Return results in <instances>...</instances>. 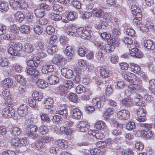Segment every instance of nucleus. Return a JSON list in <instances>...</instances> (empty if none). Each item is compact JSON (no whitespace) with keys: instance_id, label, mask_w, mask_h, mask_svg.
I'll return each instance as SVG.
<instances>
[{"instance_id":"obj_1","label":"nucleus","mask_w":155,"mask_h":155,"mask_svg":"<svg viewBox=\"0 0 155 155\" xmlns=\"http://www.w3.org/2000/svg\"><path fill=\"white\" fill-rule=\"evenodd\" d=\"M66 31L70 36H76L77 35H78L82 38L87 40L91 38V31L86 28L81 27L77 28L75 26H70L66 28Z\"/></svg>"},{"instance_id":"obj_2","label":"nucleus","mask_w":155,"mask_h":155,"mask_svg":"<svg viewBox=\"0 0 155 155\" xmlns=\"http://www.w3.org/2000/svg\"><path fill=\"white\" fill-rule=\"evenodd\" d=\"M23 47L21 43L11 42L9 44L8 52L11 55L20 56L21 54L19 51H21Z\"/></svg>"},{"instance_id":"obj_3","label":"nucleus","mask_w":155,"mask_h":155,"mask_svg":"<svg viewBox=\"0 0 155 155\" xmlns=\"http://www.w3.org/2000/svg\"><path fill=\"white\" fill-rule=\"evenodd\" d=\"M140 127L144 128L143 135L147 139H152L154 134L150 129L152 127V124L140 123L139 124Z\"/></svg>"},{"instance_id":"obj_4","label":"nucleus","mask_w":155,"mask_h":155,"mask_svg":"<svg viewBox=\"0 0 155 155\" xmlns=\"http://www.w3.org/2000/svg\"><path fill=\"white\" fill-rule=\"evenodd\" d=\"M38 128L37 126L34 124H29L27 127V130L28 132L26 134V136L29 138H35L37 135L34 133L36 132Z\"/></svg>"},{"instance_id":"obj_5","label":"nucleus","mask_w":155,"mask_h":155,"mask_svg":"<svg viewBox=\"0 0 155 155\" xmlns=\"http://www.w3.org/2000/svg\"><path fill=\"white\" fill-rule=\"evenodd\" d=\"M130 111L126 109H122L118 112L117 114V118L123 120L129 119L130 117Z\"/></svg>"},{"instance_id":"obj_6","label":"nucleus","mask_w":155,"mask_h":155,"mask_svg":"<svg viewBox=\"0 0 155 155\" xmlns=\"http://www.w3.org/2000/svg\"><path fill=\"white\" fill-rule=\"evenodd\" d=\"M92 13L94 16L98 18H109V17L106 16L104 14L103 9L102 7L95 8L92 10Z\"/></svg>"},{"instance_id":"obj_7","label":"nucleus","mask_w":155,"mask_h":155,"mask_svg":"<svg viewBox=\"0 0 155 155\" xmlns=\"http://www.w3.org/2000/svg\"><path fill=\"white\" fill-rule=\"evenodd\" d=\"M15 113V110L12 107L9 106L3 110L2 114L4 117L10 118L14 115Z\"/></svg>"},{"instance_id":"obj_8","label":"nucleus","mask_w":155,"mask_h":155,"mask_svg":"<svg viewBox=\"0 0 155 155\" xmlns=\"http://www.w3.org/2000/svg\"><path fill=\"white\" fill-rule=\"evenodd\" d=\"M137 114L138 117H137L136 120L139 122H143L146 120V110L140 107L137 110Z\"/></svg>"},{"instance_id":"obj_9","label":"nucleus","mask_w":155,"mask_h":155,"mask_svg":"<svg viewBox=\"0 0 155 155\" xmlns=\"http://www.w3.org/2000/svg\"><path fill=\"white\" fill-rule=\"evenodd\" d=\"M89 127L88 123L83 121H80L77 126L78 130L82 132L88 131Z\"/></svg>"},{"instance_id":"obj_10","label":"nucleus","mask_w":155,"mask_h":155,"mask_svg":"<svg viewBox=\"0 0 155 155\" xmlns=\"http://www.w3.org/2000/svg\"><path fill=\"white\" fill-rule=\"evenodd\" d=\"M28 107L26 104H22L18 108L17 112L19 116L21 117H24L28 113Z\"/></svg>"},{"instance_id":"obj_11","label":"nucleus","mask_w":155,"mask_h":155,"mask_svg":"<svg viewBox=\"0 0 155 155\" xmlns=\"http://www.w3.org/2000/svg\"><path fill=\"white\" fill-rule=\"evenodd\" d=\"M61 72L63 76L67 78L70 79L74 75L73 71L70 69L63 68L61 69Z\"/></svg>"},{"instance_id":"obj_12","label":"nucleus","mask_w":155,"mask_h":155,"mask_svg":"<svg viewBox=\"0 0 155 155\" xmlns=\"http://www.w3.org/2000/svg\"><path fill=\"white\" fill-rule=\"evenodd\" d=\"M64 54L67 56L68 60H70L74 58V52L71 46H66L64 51Z\"/></svg>"},{"instance_id":"obj_13","label":"nucleus","mask_w":155,"mask_h":155,"mask_svg":"<svg viewBox=\"0 0 155 155\" xmlns=\"http://www.w3.org/2000/svg\"><path fill=\"white\" fill-rule=\"evenodd\" d=\"M91 103L94 107L97 109H99L103 106V101L99 97L93 98Z\"/></svg>"},{"instance_id":"obj_14","label":"nucleus","mask_w":155,"mask_h":155,"mask_svg":"<svg viewBox=\"0 0 155 155\" xmlns=\"http://www.w3.org/2000/svg\"><path fill=\"white\" fill-rule=\"evenodd\" d=\"M68 92V89L63 85L60 86L57 88V92L61 96H66Z\"/></svg>"},{"instance_id":"obj_15","label":"nucleus","mask_w":155,"mask_h":155,"mask_svg":"<svg viewBox=\"0 0 155 155\" xmlns=\"http://www.w3.org/2000/svg\"><path fill=\"white\" fill-rule=\"evenodd\" d=\"M72 117L75 120L80 119L82 116L81 111L78 108L73 109L71 111Z\"/></svg>"},{"instance_id":"obj_16","label":"nucleus","mask_w":155,"mask_h":155,"mask_svg":"<svg viewBox=\"0 0 155 155\" xmlns=\"http://www.w3.org/2000/svg\"><path fill=\"white\" fill-rule=\"evenodd\" d=\"M64 58L61 54H57L54 56L52 62L54 64L60 65L64 61Z\"/></svg>"},{"instance_id":"obj_17","label":"nucleus","mask_w":155,"mask_h":155,"mask_svg":"<svg viewBox=\"0 0 155 155\" xmlns=\"http://www.w3.org/2000/svg\"><path fill=\"white\" fill-rule=\"evenodd\" d=\"M41 63V61L38 59L36 60H30L27 61V64L28 66L34 68H36L39 66Z\"/></svg>"},{"instance_id":"obj_18","label":"nucleus","mask_w":155,"mask_h":155,"mask_svg":"<svg viewBox=\"0 0 155 155\" xmlns=\"http://www.w3.org/2000/svg\"><path fill=\"white\" fill-rule=\"evenodd\" d=\"M129 88L132 91L138 90L140 92H144L145 89L141 85L137 84H132L129 86Z\"/></svg>"},{"instance_id":"obj_19","label":"nucleus","mask_w":155,"mask_h":155,"mask_svg":"<svg viewBox=\"0 0 155 155\" xmlns=\"http://www.w3.org/2000/svg\"><path fill=\"white\" fill-rule=\"evenodd\" d=\"M130 55L132 56L140 58L142 57L141 52L137 48H132L130 51Z\"/></svg>"},{"instance_id":"obj_20","label":"nucleus","mask_w":155,"mask_h":155,"mask_svg":"<svg viewBox=\"0 0 155 155\" xmlns=\"http://www.w3.org/2000/svg\"><path fill=\"white\" fill-rule=\"evenodd\" d=\"M122 104L127 108L131 107L133 105L132 100L131 98H125L121 101Z\"/></svg>"},{"instance_id":"obj_21","label":"nucleus","mask_w":155,"mask_h":155,"mask_svg":"<svg viewBox=\"0 0 155 155\" xmlns=\"http://www.w3.org/2000/svg\"><path fill=\"white\" fill-rule=\"evenodd\" d=\"M25 71L28 74L33 77H36L39 74V71L31 68H27Z\"/></svg>"},{"instance_id":"obj_22","label":"nucleus","mask_w":155,"mask_h":155,"mask_svg":"<svg viewBox=\"0 0 155 155\" xmlns=\"http://www.w3.org/2000/svg\"><path fill=\"white\" fill-rule=\"evenodd\" d=\"M10 132L12 136L16 137L20 135L21 132V131L18 127H14L10 128Z\"/></svg>"},{"instance_id":"obj_23","label":"nucleus","mask_w":155,"mask_h":155,"mask_svg":"<svg viewBox=\"0 0 155 155\" xmlns=\"http://www.w3.org/2000/svg\"><path fill=\"white\" fill-rule=\"evenodd\" d=\"M53 102V101L52 98H48L44 101V106L45 108L49 109L52 106Z\"/></svg>"},{"instance_id":"obj_24","label":"nucleus","mask_w":155,"mask_h":155,"mask_svg":"<svg viewBox=\"0 0 155 155\" xmlns=\"http://www.w3.org/2000/svg\"><path fill=\"white\" fill-rule=\"evenodd\" d=\"M36 84L38 87L42 89H44L48 87V83L42 79H38L36 82Z\"/></svg>"},{"instance_id":"obj_25","label":"nucleus","mask_w":155,"mask_h":155,"mask_svg":"<svg viewBox=\"0 0 155 155\" xmlns=\"http://www.w3.org/2000/svg\"><path fill=\"white\" fill-rule=\"evenodd\" d=\"M144 46L148 49L153 50L155 48V45L153 41L150 40H147L144 41Z\"/></svg>"},{"instance_id":"obj_26","label":"nucleus","mask_w":155,"mask_h":155,"mask_svg":"<svg viewBox=\"0 0 155 155\" xmlns=\"http://www.w3.org/2000/svg\"><path fill=\"white\" fill-rule=\"evenodd\" d=\"M34 47L33 45L29 43H27L23 47L22 50L25 52L31 53L34 51Z\"/></svg>"},{"instance_id":"obj_27","label":"nucleus","mask_w":155,"mask_h":155,"mask_svg":"<svg viewBox=\"0 0 155 155\" xmlns=\"http://www.w3.org/2000/svg\"><path fill=\"white\" fill-rule=\"evenodd\" d=\"M130 10L132 14L134 15H137L139 14H141V10L140 8L135 5H132L131 6Z\"/></svg>"},{"instance_id":"obj_28","label":"nucleus","mask_w":155,"mask_h":155,"mask_svg":"<svg viewBox=\"0 0 155 155\" xmlns=\"http://www.w3.org/2000/svg\"><path fill=\"white\" fill-rule=\"evenodd\" d=\"M49 83L51 84H55L58 83L59 81V78L57 76L52 75L48 78Z\"/></svg>"},{"instance_id":"obj_29","label":"nucleus","mask_w":155,"mask_h":155,"mask_svg":"<svg viewBox=\"0 0 155 155\" xmlns=\"http://www.w3.org/2000/svg\"><path fill=\"white\" fill-rule=\"evenodd\" d=\"M9 62L8 59L5 57L0 56V67L2 68L7 67Z\"/></svg>"},{"instance_id":"obj_30","label":"nucleus","mask_w":155,"mask_h":155,"mask_svg":"<svg viewBox=\"0 0 155 155\" xmlns=\"http://www.w3.org/2000/svg\"><path fill=\"white\" fill-rule=\"evenodd\" d=\"M2 83L4 86L6 88H9L12 86L13 81L10 78H8L4 79L2 81Z\"/></svg>"},{"instance_id":"obj_31","label":"nucleus","mask_w":155,"mask_h":155,"mask_svg":"<svg viewBox=\"0 0 155 155\" xmlns=\"http://www.w3.org/2000/svg\"><path fill=\"white\" fill-rule=\"evenodd\" d=\"M15 18L18 22L21 23L24 20L25 18L24 15L21 12H18L15 14Z\"/></svg>"},{"instance_id":"obj_32","label":"nucleus","mask_w":155,"mask_h":155,"mask_svg":"<svg viewBox=\"0 0 155 155\" xmlns=\"http://www.w3.org/2000/svg\"><path fill=\"white\" fill-rule=\"evenodd\" d=\"M57 146L62 149H65L68 147L67 143L64 140H58L56 142Z\"/></svg>"},{"instance_id":"obj_33","label":"nucleus","mask_w":155,"mask_h":155,"mask_svg":"<svg viewBox=\"0 0 155 155\" xmlns=\"http://www.w3.org/2000/svg\"><path fill=\"white\" fill-rule=\"evenodd\" d=\"M49 129L48 127L45 125H41L39 127L38 132L41 135H45L48 134Z\"/></svg>"},{"instance_id":"obj_34","label":"nucleus","mask_w":155,"mask_h":155,"mask_svg":"<svg viewBox=\"0 0 155 155\" xmlns=\"http://www.w3.org/2000/svg\"><path fill=\"white\" fill-rule=\"evenodd\" d=\"M130 66L132 71L136 74H138L140 72L141 69L139 66L133 63H130Z\"/></svg>"},{"instance_id":"obj_35","label":"nucleus","mask_w":155,"mask_h":155,"mask_svg":"<svg viewBox=\"0 0 155 155\" xmlns=\"http://www.w3.org/2000/svg\"><path fill=\"white\" fill-rule=\"evenodd\" d=\"M34 12L37 17L40 18L44 16L45 14L44 9L41 8L35 9L34 11Z\"/></svg>"},{"instance_id":"obj_36","label":"nucleus","mask_w":155,"mask_h":155,"mask_svg":"<svg viewBox=\"0 0 155 155\" xmlns=\"http://www.w3.org/2000/svg\"><path fill=\"white\" fill-rule=\"evenodd\" d=\"M20 31L24 34L29 33L30 31V27L28 25H22L21 26Z\"/></svg>"},{"instance_id":"obj_37","label":"nucleus","mask_w":155,"mask_h":155,"mask_svg":"<svg viewBox=\"0 0 155 155\" xmlns=\"http://www.w3.org/2000/svg\"><path fill=\"white\" fill-rule=\"evenodd\" d=\"M106 126V125L104 122L100 121H97L94 125L95 128L100 130L105 128Z\"/></svg>"},{"instance_id":"obj_38","label":"nucleus","mask_w":155,"mask_h":155,"mask_svg":"<svg viewBox=\"0 0 155 155\" xmlns=\"http://www.w3.org/2000/svg\"><path fill=\"white\" fill-rule=\"evenodd\" d=\"M20 1H18L15 0H10L9 4L14 9H17L19 8Z\"/></svg>"},{"instance_id":"obj_39","label":"nucleus","mask_w":155,"mask_h":155,"mask_svg":"<svg viewBox=\"0 0 155 155\" xmlns=\"http://www.w3.org/2000/svg\"><path fill=\"white\" fill-rule=\"evenodd\" d=\"M15 79L21 85H25V84L26 80L22 75H16Z\"/></svg>"},{"instance_id":"obj_40","label":"nucleus","mask_w":155,"mask_h":155,"mask_svg":"<svg viewBox=\"0 0 155 155\" xmlns=\"http://www.w3.org/2000/svg\"><path fill=\"white\" fill-rule=\"evenodd\" d=\"M123 41L128 45V48H131L133 47V40L131 38L127 37H124L123 39Z\"/></svg>"},{"instance_id":"obj_41","label":"nucleus","mask_w":155,"mask_h":155,"mask_svg":"<svg viewBox=\"0 0 155 155\" xmlns=\"http://www.w3.org/2000/svg\"><path fill=\"white\" fill-rule=\"evenodd\" d=\"M35 100L34 98L30 97L28 99V103L31 107L33 108L35 110H37L38 107Z\"/></svg>"},{"instance_id":"obj_42","label":"nucleus","mask_w":155,"mask_h":155,"mask_svg":"<svg viewBox=\"0 0 155 155\" xmlns=\"http://www.w3.org/2000/svg\"><path fill=\"white\" fill-rule=\"evenodd\" d=\"M32 96L35 99L39 101H40L43 97L42 94L41 93L36 91L32 94Z\"/></svg>"},{"instance_id":"obj_43","label":"nucleus","mask_w":155,"mask_h":155,"mask_svg":"<svg viewBox=\"0 0 155 155\" xmlns=\"http://www.w3.org/2000/svg\"><path fill=\"white\" fill-rule=\"evenodd\" d=\"M45 146L40 140L37 141L35 144V148L39 151H41L43 150L44 149Z\"/></svg>"},{"instance_id":"obj_44","label":"nucleus","mask_w":155,"mask_h":155,"mask_svg":"<svg viewBox=\"0 0 155 155\" xmlns=\"http://www.w3.org/2000/svg\"><path fill=\"white\" fill-rule=\"evenodd\" d=\"M87 51L86 48L84 46L80 47L78 49V52L79 55L81 57L84 56Z\"/></svg>"},{"instance_id":"obj_45","label":"nucleus","mask_w":155,"mask_h":155,"mask_svg":"<svg viewBox=\"0 0 155 155\" xmlns=\"http://www.w3.org/2000/svg\"><path fill=\"white\" fill-rule=\"evenodd\" d=\"M68 96L70 101L74 103H76L78 101V97L76 93H71L68 94Z\"/></svg>"},{"instance_id":"obj_46","label":"nucleus","mask_w":155,"mask_h":155,"mask_svg":"<svg viewBox=\"0 0 155 155\" xmlns=\"http://www.w3.org/2000/svg\"><path fill=\"white\" fill-rule=\"evenodd\" d=\"M135 18L133 20V23L135 25H138L140 24V21L141 20L142 17V14H139L137 15H135Z\"/></svg>"},{"instance_id":"obj_47","label":"nucleus","mask_w":155,"mask_h":155,"mask_svg":"<svg viewBox=\"0 0 155 155\" xmlns=\"http://www.w3.org/2000/svg\"><path fill=\"white\" fill-rule=\"evenodd\" d=\"M16 38V35L14 34H8L3 36V38L6 40H13Z\"/></svg>"},{"instance_id":"obj_48","label":"nucleus","mask_w":155,"mask_h":155,"mask_svg":"<svg viewBox=\"0 0 155 155\" xmlns=\"http://www.w3.org/2000/svg\"><path fill=\"white\" fill-rule=\"evenodd\" d=\"M50 17L51 19L55 21H58L62 19V17L58 14H55L54 13H51L50 15Z\"/></svg>"},{"instance_id":"obj_49","label":"nucleus","mask_w":155,"mask_h":155,"mask_svg":"<svg viewBox=\"0 0 155 155\" xmlns=\"http://www.w3.org/2000/svg\"><path fill=\"white\" fill-rule=\"evenodd\" d=\"M8 9V3H0V11L1 12H6Z\"/></svg>"},{"instance_id":"obj_50","label":"nucleus","mask_w":155,"mask_h":155,"mask_svg":"<svg viewBox=\"0 0 155 155\" xmlns=\"http://www.w3.org/2000/svg\"><path fill=\"white\" fill-rule=\"evenodd\" d=\"M71 4L74 8L80 9L81 8V4L80 1L78 0H71Z\"/></svg>"},{"instance_id":"obj_51","label":"nucleus","mask_w":155,"mask_h":155,"mask_svg":"<svg viewBox=\"0 0 155 155\" xmlns=\"http://www.w3.org/2000/svg\"><path fill=\"white\" fill-rule=\"evenodd\" d=\"M114 50V47L112 46L110 44H106L105 45L104 51L105 52L110 53Z\"/></svg>"},{"instance_id":"obj_52","label":"nucleus","mask_w":155,"mask_h":155,"mask_svg":"<svg viewBox=\"0 0 155 155\" xmlns=\"http://www.w3.org/2000/svg\"><path fill=\"white\" fill-rule=\"evenodd\" d=\"M58 48L57 46L55 45L52 46L51 47L48 48L47 51L50 55L52 54V53H54L58 51Z\"/></svg>"},{"instance_id":"obj_53","label":"nucleus","mask_w":155,"mask_h":155,"mask_svg":"<svg viewBox=\"0 0 155 155\" xmlns=\"http://www.w3.org/2000/svg\"><path fill=\"white\" fill-rule=\"evenodd\" d=\"M77 13L74 12H71L69 13L67 16L68 20L70 21H72L77 18Z\"/></svg>"},{"instance_id":"obj_54","label":"nucleus","mask_w":155,"mask_h":155,"mask_svg":"<svg viewBox=\"0 0 155 155\" xmlns=\"http://www.w3.org/2000/svg\"><path fill=\"white\" fill-rule=\"evenodd\" d=\"M41 120L44 122H49L50 119L49 116L46 114L41 113L40 114Z\"/></svg>"},{"instance_id":"obj_55","label":"nucleus","mask_w":155,"mask_h":155,"mask_svg":"<svg viewBox=\"0 0 155 155\" xmlns=\"http://www.w3.org/2000/svg\"><path fill=\"white\" fill-rule=\"evenodd\" d=\"M100 75L103 78L107 77L109 75V72L103 68L100 69Z\"/></svg>"},{"instance_id":"obj_56","label":"nucleus","mask_w":155,"mask_h":155,"mask_svg":"<svg viewBox=\"0 0 155 155\" xmlns=\"http://www.w3.org/2000/svg\"><path fill=\"white\" fill-rule=\"evenodd\" d=\"M19 138L18 137L14 138L11 140L12 145L19 147Z\"/></svg>"},{"instance_id":"obj_57","label":"nucleus","mask_w":155,"mask_h":155,"mask_svg":"<svg viewBox=\"0 0 155 155\" xmlns=\"http://www.w3.org/2000/svg\"><path fill=\"white\" fill-rule=\"evenodd\" d=\"M34 30L35 32L39 35H41L43 31V28L38 25L35 26L34 27Z\"/></svg>"},{"instance_id":"obj_58","label":"nucleus","mask_w":155,"mask_h":155,"mask_svg":"<svg viewBox=\"0 0 155 155\" xmlns=\"http://www.w3.org/2000/svg\"><path fill=\"white\" fill-rule=\"evenodd\" d=\"M125 84L122 81H120L117 83L114 82V85L115 86V88H118L119 89H122L124 86Z\"/></svg>"},{"instance_id":"obj_59","label":"nucleus","mask_w":155,"mask_h":155,"mask_svg":"<svg viewBox=\"0 0 155 155\" xmlns=\"http://www.w3.org/2000/svg\"><path fill=\"white\" fill-rule=\"evenodd\" d=\"M48 21L47 19L41 17L37 21V23L41 25H45L48 24Z\"/></svg>"},{"instance_id":"obj_60","label":"nucleus","mask_w":155,"mask_h":155,"mask_svg":"<svg viewBox=\"0 0 155 155\" xmlns=\"http://www.w3.org/2000/svg\"><path fill=\"white\" fill-rule=\"evenodd\" d=\"M56 114L62 115L64 117H66L68 115L67 109H64L56 112Z\"/></svg>"},{"instance_id":"obj_61","label":"nucleus","mask_w":155,"mask_h":155,"mask_svg":"<svg viewBox=\"0 0 155 155\" xmlns=\"http://www.w3.org/2000/svg\"><path fill=\"white\" fill-rule=\"evenodd\" d=\"M85 88L81 85H79L76 88V91L78 94H80L85 91Z\"/></svg>"},{"instance_id":"obj_62","label":"nucleus","mask_w":155,"mask_h":155,"mask_svg":"<svg viewBox=\"0 0 155 155\" xmlns=\"http://www.w3.org/2000/svg\"><path fill=\"white\" fill-rule=\"evenodd\" d=\"M94 137L98 139H101L104 137V135L98 130H96L95 133H94Z\"/></svg>"},{"instance_id":"obj_63","label":"nucleus","mask_w":155,"mask_h":155,"mask_svg":"<svg viewBox=\"0 0 155 155\" xmlns=\"http://www.w3.org/2000/svg\"><path fill=\"white\" fill-rule=\"evenodd\" d=\"M46 31L48 34L52 35L55 31V29L52 25H49L47 27Z\"/></svg>"},{"instance_id":"obj_64","label":"nucleus","mask_w":155,"mask_h":155,"mask_svg":"<svg viewBox=\"0 0 155 155\" xmlns=\"http://www.w3.org/2000/svg\"><path fill=\"white\" fill-rule=\"evenodd\" d=\"M111 33L114 37H117L120 34V32L118 28H115L112 29Z\"/></svg>"}]
</instances>
